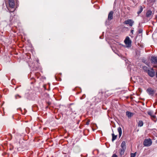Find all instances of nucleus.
<instances>
[{"instance_id":"423d86ee","label":"nucleus","mask_w":157,"mask_h":157,"mask_svg":"<svg viewBox=\"0 0 157 157\" xmlns=\"http://www.w3.org/2000/svg\"><path fill=\"white\" fill-rule=\"evenodd\" d=\"M121 149L126 150V143L124 141H123L121 144Z\"/></svg>"},{"instance_id":"a878e982","label":"nucleus","mask_w":157,"mask_h":157,"mask_svg":"<svg viewBox=\"0 0 157 157\" xmlns=\"http://www.w3.org/2000/svg\"><path fill=\"white\" fill-rule=\"evenodd\" d=\"M15 97H16V98H17V97L21 98V96H20L19 95H16Z\"/></svg>"},{"instance_id":"cd10ccee","label":"nucleus","mask_w":157,"mask_h":157,"mask_svg":"<svg viewBox=\"0 0 157 157\" xmlns=\"http://www.w3.org/2000/svg\"><path fill=\"white\" fill-rule=\"evenodd\" d=\"M133 31H134L133 30H131V33H132V34H133Z\"/></svg>"},{"instance_id":"473e14b6","label":"nucleus","mask_w":157,"mask_h":157,"mask_svg":"<svg viewBox=\"0 0 157 157\" xmlns=\"http://www.w3.org/2000/svg\"><path fill=\"white\" fill-rule=\"evenodd\" d=\"M50 103H49V105H50Z\"/></svg>"},{"instance_id":"a211bd4d","label":"nucleus","mask_w":157,"mask_h":157,"mask_svg":"<svg viewBox=\"0 0 157 157\" xmlns=\"http://www.w3.org/2000/svg\"><path fill=\"white\" fill-rule=\"evenodd\" d=\"M133 115V113L128 112V118L131 117Z\"/></svg>"},{"instance_id":"bb28decb","label":"nucleus","mask_w":157,"mask_h":157,"mask_svg":"<svg viewBox=\"0 0 157 157\" xmlns=\"http://www.w3.org/2000/svg\"><path fill=\"white\" fill-rule=\"evenodd\" d=\"M89 124V121H87L86 122V124L88 125Z\"/></svg>"},{"instance_id":"aec40b11","label":"nucleus","mask_w":157,"mask_h":157,"mask_svg":"<svg viewBox=\"0 0 157 157\" xmlns=\"http://www.w3.org/2000/svg\"><path fill=\"white\" fill-rule=\"evenodd\" d=\"M106 94L108 96H109L111 95L109 91H107L105 92Z\"/></svg>"},{"instance_id":"f03ea898","label":"nucleus","mask_w":157,"mask_h":157,"mask_svg":"<svg viewBox=\"0 0 157 157\" xmlns=\"http://www.w3.org/2000/svg\"><path fill=\"white\" fill-rule=\"evenodd\" d=\"M153 14L154 13H153L151 10H149L147 11L146 15L147 17L149 19H151L152 18Z\"/></svg>"},{"instance_id":"2f4dec72","label":"nucleus","mask_w":157,"mask_h":157,"mask_svg":"<svg viewBox=\"0 0 157 157\" xmlns=\"http://www.w3.org/2000/svg\"><path fill=\"white\" fill-rule=\"evenodd\" d=\"M156 77L157 78V72L156 73Z\"/></svg>"},{"instance_id":"1a4fd4ad","label":"nucleus","mask_w":157,"mask_h":157,"mask_svg":"<svg viewBox=\"0 0 157 157\" xmlns=\"http://www.w3.org/2000/svg\"><path fill=\"white\" fill-rule=\"evenodd\" d=\"M125 150H124L120 149L119 150V152L120 155L122 157H124V152Z\"/></svg>"},{"instance_id":"0eeeda50","label":"nucleus","mask_w":157,"mask_h":157,"mask_svg":"<svg viewBox=\"0 0 157 157\" xmlns=\"http://www.w3.org/2000/svg\"><path fill=\"white\" fill-rule=\"evenodd\" d=\"M147 91L150 94H153L154 93V90L152 88H150L147 90Z\"/></svg>"},{"instance_id":"b1692460","label":"nucleus","mask_w":157,"mask_h":157,"mask_svg":"<svg viewBox=\"0 0 157 157\" xmlns=\"http://www.w3.org/2000/svg\"><path fill=\"white\" fill-rule=\"evenodd\" d=\"M45 95L46 96L45 97L47 98H49L50 97L49 95L47 94H45Z\"/></svg>"},{"instance_id":"2eb2a0df","label":"nucleus","mask_w":157,"mask_h":157,"mask_svg":"<svg viewBox=\"0 0 157 157\" xmlns=\"http://www.w3.org/2000/svg\"><path fill=\"white\" fill-rule=\"evenodd\" d=\"M143 10V7L142 6H141L140 7V10H139V11H138L137 12L138 14V15L140 13H141V12Z\"/></svg>"},{"instance_id":"ddd939ff","label":"nucleus","mask_w":157,"mask_h":157,"mask_svg":"<svg viewBox=\"0 0 157 157\" xmlns=\"http://www.w3.org/2000/svg\"><path fill=\"white\" fill-rule=\"evenodd\" d=\"M143 123L142 121L140 120L138 122V126L141 127L143 126Z\"/></svg>"},{"instance_id":"f8f14e48","label":"nucleus","mask_w":157,"mask_h":157,"mask_svg":"<svg viewBox=\"0 0 157 157\" xmlns=\"http://www.w3.org/2000/svg\"><path fill=\"white\" fill-rule=\"evenodd\" d=\"M118 131L119 133V136L120 137L122 134V130L120 127H119L118 128Z\"/></svg>"},{"instance_id":"72a5a7b5","label":"nucleus","mask_w":157,"mask_h":157,"mask_svg":"<svg viewBox=\"0 0 157 157\" xmlns=\"http://www.w3.org/2000/svg\"><path fill=\"white\" fill-rule=\"evenodd\" d=\"M147 64L148 65V66H149V65L148 64Z\"/></svg>"},{"instance_id":"6ab92c4d","label":"nucleus","mask_w":157,"mask_h":157,"mask_svg":"<svg viewBox=\"0 0 157 157\" xmlns=\"http://www.w3.org/2000/svg\"><path fill=\"white\" fill-rule=\"evenodd\" d=\"M136 152L132 153H131V157H135L136 156Z\"/></svg>"},{"instance_id":"393cba45","label":"nucleus","mask_w":157,"mask_h":157,"mask_svg":"<svg viewBox=\"0 0 157 157\" xmlns=\"http://www.w3.org/2000/svg\"><path fill=\"white\" fill-rule=\"evenodd\" d=\"M124 24H128V20L125 21L124 22Z\"/></svg>"},{"instance_id":"9b49d317","label":"nucleus","mask_w":157,"mask_h":157,"mask_svg":"<svg viewBox=\"0 0 157 157\" xmlns=\"http://www.w3.org/2000/svg\"><path fill=\"white\" fill-rule=\"evenodd\" d=\"M112 141L113 142L114 140H115L117 137V135H115L113 133L112 134Z\"/></svg>"},{"instance_id":"5701e85b","label":"nucleus","mask_w":157,"mask_h":157,"mask_svg":"<svg viewBox=\"0 0 157 157\" xmlns=\"http://www.w3.org/2000/svg\"><path fill=\"white\" fill-rule=\"evenodd\" d=\"M111 157H118L115 154H114Z\"/></svg>"},{"instance_id":"7c9ffc66","label":"nucleus","mask_w":157,"mask_h":157,"mask_svg":"<svg viewBox=\"0 0 157 157\" xmlns=\"http://www.w3.org/2000/svg\"><path fill=\"white\" fill-rule=\"evenodd\" d=\"M126 115H128V111L126 112Z\"/></svg>"},{"instance_id":"6e6552de","label":"nucleus","mask_w":157,"mask_h":157,"mask_svg":"<svg viewBox=\"0 0 157 157\" xmlns=\"http://www.w3.org/2000/svg\"><path fill=\"white\" fill-rule=\"evenodd\" d=\"M113 11H110L109 14L108 19V20H111L113 18Z\"/></svg>"},{"instance_id":"f257e3e1","label":"nucleus","mask_w":157,"mask_h":157,"mask_svg":"<svg viewBox=\"0 0 157 157\" xmlns=\"http://www.w3.org/2000/svg\"><path fill=\"white\" fill-rule=\"evenodd\" d=\"M6 3L8 2L9 7L12 9H13V11L14 10V6L15 2L17 1V0H5Z\"/></svg>"},{"instance_id":"c85d7f7f","label":"nucleus","mask_w":157,"mask_h":157,"mask_svg":"<svg viewBox=\"0 0 157 157\" xmlns=\"http://www.w3.org/2000/svg\"><path fill=\"white\" fill-rule=\"evenodd\" d=\"M139 33H142V31L141 30H139Z\"/></svg>"},{"instance_id":"4468645a","label":"nucleus","mask_w":157,"mask_h":157,"mask_svg":"<svg viewBox=\"0 0 157 157\" xmlns=\"http://www.w3.org/2000/svg\"><path fill=\"white\" fill-rule=\"evenodd\" d=\"M155 1V0H148V3L150 5H152Z\"/></svg>"},{"instance_id":"39448f33","label":"nucleus","mask_w":157,"mask_h":157,"mask_svg":"<svg viewBox=\"0 0 157 157\" xmlns=\"http://www.w3.org/2000/svg\"><path fill=\"white\" fill-rule=\"evenodd\" d=\"M151 63L154 64H157V56H152L151 59Z\"/></svg>"},{"instance_id":"c756f323","label":"nucleus","mask_w":157,"mask_h":157,"mask_svg":"<svg viewBox=\"0 0 157 157\" xmlns=\"http://www.w3.org/2000/svg\"><path fill=\"white\" fill-rule=\"evenodd\" d=\"M153 67L155 68H157V65H154V66Z\"/></svg>"},{"instance_id":"9d476101","label":"nucleus","mask_w":157,"mask_h":157,"mask_svg":"<svg viewBox=\"0 0 157 157\" xmlns=\"http://www.w3.org/2000/svg\"><path fill=\"white\" fill-rule=\"evenodd\" d=\"M134 23V21L131 19L128 20V25L130 26H132Z\"/></svg>"},{"instance_id":"7ed1b4c3","label":"nucleus","mask_w":157,"mask_h":157,"mask_svg":"<svg viewBox=\"0 0 157 157\" xmlns=\"http://www.w3.org/2000/svg\"><path fill=\"white\" fill-rule=\"evenodd\" d=\"M152 144V142L150 139H146L144 142V144L145 146H149Z\"/></svg>"},{"instance_id":"412c9836","label":"nucleus","mask_w":157,"mask_h":157,"mask_svg":"<svg viewBox=\"0 0 157 157\" xmlns=\"http://www.w3.org/2000/svg\"><path fill=\"white\" fill-rule=\"evenodd\" d=\"M124 42L126 44H128V36H127L126 37V38L124 41Z\"/></svg>"},{"instance_id":"4be33fe9","label":"nucleus","mask_w":157,"mask_h":157,"mask_svg":"<svg viewBox=\"0 0 157 157\" xmlns=\"http://www.w3.org/2000/svg\"><path fill=\"white\" fill-rule=\"evenodd\" d=\"M149 115H150L151 116V114L152 113L151 112V111H149V112H148V113H147Z\"/></svg>"},{"instance_id":"f3484780","label":"nucleus","mask_w":157,"mask_h":157,"mask_svg":"<svg viewBox=\"0 0 157 157\" xmlns=\"http://www.w3.org/2000/svg\"><path fill=\"white\" fill-rule=\"evenodd\" d=\"M143 68L144 71L147 72L148 71H149V70L148 69V68L146 66H144L143 67Z\"/></svg>"},{"instance_id":"20e7f679","label":"nucleus","mask_w":157,"mask_h":157,"mask_svg":"<svg viewBox=\"0 0 157 157\" xmlns=\"http://www.w3.org/2000/svg\"><path fill=\"white\" fill-rule=\"evenodd\" d=\"M151 70H149L147 72L148 75L151 77H153L155 76V72L154 71L153 68L151 69Z\"/></svg>"},{"instance_id":"dca6fc26","label":"nucleus","mask_w":157,"mask_h":157,"mask_svg":"<svg viewBox=\"0 0 157 157\" xmlns=\"http://www.w3.org/2000/svg\"><path fill=\"white\" fill-rule=\"evenodd\" d=\"M131 40H130L128 37V48L129 47H131Z\"/></svg>"}]
</instances>
